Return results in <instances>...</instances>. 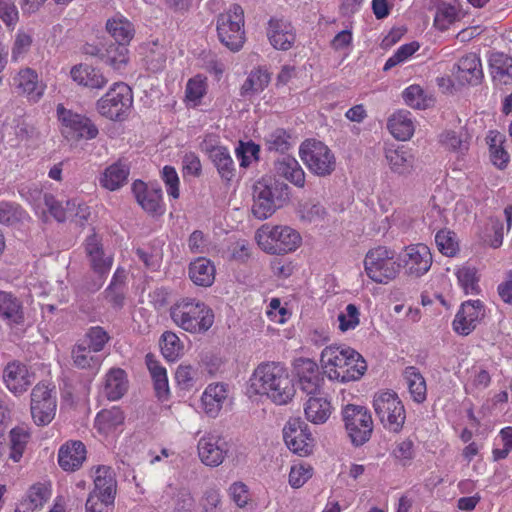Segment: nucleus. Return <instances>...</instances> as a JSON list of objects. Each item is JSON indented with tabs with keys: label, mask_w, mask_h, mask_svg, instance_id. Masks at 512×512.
<instances>
[{
	"label": "nucleus",
	"mask_w": 512,
	"mask_h": 512,
	"mask_svg": "<svg viewBox=\"0 0 512 512\" xmlns=\"http://www.w3.org/2000/svg\"><path fill=\"white\" fill-rule=\"evenodd\" d=\"M251 388L256 394L266 395L277 405L290 402L295 395V387L288 369L277 362L260 364L251 379Z\"/></svg>",
	"instance_id": "nucleus-1"
},
{
	"label": "nucleus",
	"mask_w": 512,
	"mask_h": 512,
	"mask_svg": "<svg viewBox=\"0 0 512 512\" xmlns=\"http://www.w3.org/2000/svg\"><path fill=\"white\" fill-rule=\"evenodd\" d=\"M321 364L329 379L343 383L360 379L367 369L357 351L341 346L326 347L321 353Z\"/></svg>",
	"instance_id": "nucleus-2"
},
{
	"label": "nucleus",
	"mask_w": 512,
	"mask_h": 512,
	"mask_svg": "<svg viewBox=\"0 0 512 512\" xmlns=\"http://www.w3.org/2000/svg\"><path fill=\"white\" fill-rule=\"evenodd\" d=\"M170 316L178 327L192 334L205 333L214 323L213 311L204 302L188 297L170 307Z\"/></svg>",
	"instance_id": "nucleus-3"
},
{
	"label": "nucleus",
	"mask_w": 512,
	"mask_h": 512,
	"mask_svg": "<svg viewBox=\"0 0 512 512\" xmlns=\"http://www.w3.org/2000/svg\"><path fill=\"white\" fill-rule=\"evenodd\" d=\"M289 193V186L275 177L261 178L253 185V215L267 219L289 200Z\"/></svg>",
	"instance_id": "nucleus-4"
},
{
	"label": "nucleus",
	"mask_w": 512,
	"mask_h": 512,
	"mask_svg": "<svg viewBox=\"0 0 512 512\" xmlns=\"http://www.w3.org/2000/svg\"><path fill=\"white\" fill-rule=\"evenodd\" d=\"M258 245L267 253L283 255L298 248L299 233L288 226H262L256 233Z\"/></svg>",
	"instance_id": "nucleus-5"
},
{
	"label": "nucleus",
	"mask_w": 512,
	"mask_h": 512,
	"mask_svg": "<svg viewBox=\"0 0 512 512\" xmlns=\"http://www.w3.org/2000/svg\"><path fill=\"white\" fill-rule=\"evenodd\" d=\"M364 266L367 276L379 284H387L394 280L401 267L395 260L394 251L385 246L369 250L364 259Z\"/></svg>",
	"instance_id": "nucleus-6"
},
{
	"label": "nucleus",
	"mask_w": 512,
	"mask_h": 512,
	"mask_svg": "<svg viewBox=\"0 0 512 512\" xmlns=\"http://www.w3.org/2000/svg\"><path fill=\"white\" fill-rule=\"evenodd\" d=\"M133 104L131 88L123 83H115L96 103L97 111L105 118L122 121L128 117Z\"/></svg>",
	"instance_id": "nucleus-7"
},
{
	"label": "nucleus",
	"mask_w": 512,
	"mask_h": 512,
	"mask_svg": "<svg viewBox=\"0 0 512 512\" xmlns=\"http://www.w3.org/2000/svg\"><path fill=\"white\" fill-rule=\"evenodd\" d=\"M244 11L238 4H233L226 12L221 13L217 19V33L219 40L231 51H238L245 41Z\"/></svg>",
	"instance_id": "nucleus-8"
},
{
	"label": "nucleus",
	"mask_w": 512,
	"mask_h": 512,
	"mask_svg": "<svg viewBox=\"0 0 512 512\" xmlns=\"http://www.w3.org/2000/svg\"><path fill=\"white\" fill-rule=\"evenodd\" d=\"M373 407L381 423L393 432H399L405 422L406 414L397 393L385 391L374 396Z\"/></svg>",
	"instance_id": "nucleus-9"
},
{
	"label": "nucleus",
	"mask_w": 512,
	"mask_h": 512,
	"mask_svg": "<svg viewBox=\"0 0 512 512\" xmlns=\"http://www.w3.org/2000/svg\"><path fill=\"white\" fill-rule=\"evenodd\" d=\"M299 153L308 169L317 176L325 177L335 170V156L321 141H304L300 146Z\"/></svg>",
	"instance_id": "nucleus-10"
},
{
	"label": "nucleus",
	"mask_w": 512,
	"mask_h": 512,
	"mask_svg": "<svg viewBox=\"0 0 512 512\" xmlns=\"http://www.w3.org/2000/svg\"><path fill=\"white\" fill-rule=\"evenodd\" d=\"M342 415L353 445L362 446L370 440L374 425L371 413L367 408L348 404L344 407Z\"/></svg>",
	"instance_id": "nucleus-11"
},
{
	"label": "nucleus",
	"mask_w": 512,
	"mask_h": 512,
	"mask_svg": "<svg viewBox=\"0 0 512 512\" xmlns=\"http://www.w3.org/2000/svg\"><path fill=\"white\" fill-rule=\"evenodd\" d=\"M58 118L62 123V134L69 140L94 139L98 129L88 118L67 110L63 105L57 107Z\"/></svg>",
	"instance_id": "nucleus-12"
},
{
	"label": "nucleus",
	"mask_w": 512,
	"mask_h": 512,
	"mask_svg": "<svg viewBox=\"0 0 512 512\" xmlns=\"http://www.w3.org/2000/svg\"><path fill=\"white\" fill-rule=\"evenodd\" d=\"M53 390L44 383H38L31 392V415L38 426L48 425L55 417L57 401Z\"/></svg>",
	"instance_id": "nucleus-13"
},
{
	"label": "nucleus",
	"mask_w": 512,
	"mask_h": 512,
	"mask_svg": "<svg viewBox=\"0 0 512 512\" xmlns=\"http://www.w3.org/2000/svg\"><path fill=\"white\" fill-rule=\"evenodd\" d=\"M85 249L89 257L90 266L97 276L95 280L87 282L85 286L90 291H97L103 285L104 277L111 269L112 258L105 256L96 235L87 238Z\"/></svg>",
	"instance_id": "nucleus-14"
},
{
	"label": "nucleus",
	"mask_w": 512,
	"mask_h": 512,
	"mask_svg": "<svg viewBox=\"0 0 512 512\" xmlns=\"http://www.w3.org/2000/svg\"><path fill=\"white\" fill-rule=\"evenodd\" d=\"M283 437L287 447L301 456L312 451L313 438L307 432V425L300 419H290L283 429Z\"/></svg>",
	"instance_id": "nucleus-15"
},
{
	"label": "nucleus",
	"mask_w": 512,
	"mask_h": 512,
	"mask_svg": "<svg viewBox=\"0 0 512 512\" xmlns=\"http://www.w3.org/2000/svg\"><path fill=\"white\" fill-rule=\"evenodd\" d=\"M402 261L406 273L418 278L429 271L432 265V254L424 244L411 245L405 249Z\"/></svg>",
	"instance_id": "nucleus-16"
},
{
	"label": "nucleus",
	"mask_w": 512,
	"mask_h": 512,
	"mask_svg": "<svg viewBox=\"0 0 512 512\" xmlns=\"http://www.w3.org/2000/svg\"><path fill=\"white\" fill-rule=\"evenodd\" d=\"M298 384L301 391L308 395L320 392L323 378L318 365L310 359H298L295 363Z\"/></svg>",
	"instance_id": "nucleus-17"
},
{
	"label": "nucleus",
	"mask_w": 512,
	"mask_h": 512,
	"mask_svg": "<svg viewBox=\"0 0 512 512\" xmlns=\"http://www.w3.org/2000/svg\"><path fill=\"white\" fill-rule=\"evenodd\" d=\"M484 316L480 301H467L462 304L453 321L454 330L460 335L470 334Z\"/></svg>",
	"instance_id": "nucleus-18"
},
{
	"label": "nucleus",
	"mask_w": 512,
	"mask_h": 512,
	"mask_svg": "<svg viewBox=\"0 0 512 512\" xmlns=\"http://www.w3.org/2000/svg\"><path fill=\"white\" fill-rule=\"evenodd\" d=\"M226 443L216 436L202 437L198 442V455L203 464L210 467L219 466L225 459Z\"/></svg>",
	"instance_id": "nucleus-19"
},
{
	"label": "nucleus",
	"mask_w": 512,
	"mask_h": 512,
	"mask_svg": "<svg viewBox=\"0 0 512 512\" xmlns=\"http://www.w3.org/2000/svg\"><path fill=\"white\" fill-rule=\"evenodd\" d=\"M86 459V448L81 441H71L61 446L58 463L65 471L78 470Z\"/></svg>",
	"instance_id": "nucleus-20"
},
{
	"label": "nucleus",
	"mask_w": 512,
	"mask_h": 512,
	"mask_svg": "<svg viewBox=\"0 0 512 512\" xmlns=\"http://www.w3.org/2000/svg\"><path fill=\"white\" fill-rule=\"evenodd\" d=\"M270 43L279 50H288L295 41L293 27L283 19H271L267 31Z\"/></svg>",
	"instance_id": "nucleus-21"
},
{
	"label": "nucleus",
	"mask_w": 512,
	"mask_h": 512,
	"mask_svg": "<svg viewBox=\"0 0 512 512\" xmlns=\"http://www.w3.org/2000/svg\"><path fill=\"white\" fill-rule=\"evenodd\" d=\"M6 387L14 394H21L31 385L28 369L20 362L8 363L3 372Z\"/></svg>",
	"instance_id": "nucleus-22"
},
{
	"label": "nucleus",
	"mask_w": 512,
	"mask_h": 512,
	"mask_svg": "<svg viewBox=\"0 0 512 512\" xmlns=\"http://www.w3.org/2000/svg\"><path fill=\"white\" fill-rule=\"evenodd\" d=\"M13 81L18 92L26 95L29 101L37 102L43 96L44 86L39 83L38 75L34 70L30 68L21 70Z\"/></svg>",
	"instance_id": "nucleus-23"
},
{
	"label": "nucleus",
	"mask_w": 512,
	"mask_h": 512,
	"mask_svg": "<svg viewBox=\"0 0 512 512\" xmlns=\"http://www.w3.org/2000/svg\"><path fill=\"white\" fill-rule=\"evenodd\" d=\"M456 77L462 84H479L483 77L482 66L479 57L474 53L463 56L457 63Z\"/></svg>",
	"instance_id": "nucleus-24"
},
{
	"label": "nucleus",
	"mask_w": 512,
	"mask_h": 512,
	"mask_svg": "<svg viewBox=\"0 0 512 512\" xmlns=\"http://www.w3.org/2000/svg\"><path fill=\"white\" fill-rule=\"evenodd\" d=\"M133 192L137 202L141 207L150 214L161 215L163 213L161 207L162 192L161 189H148L142 181L133 183Z\"/></svg>",
	"instance_id": "nucleus-25"
},
{
	"label": "nucleus",
	"mask_w": 512,
	"mask_h": 512,
	"mask_svg": "<svg viewBox=\"0 0 512 512\" xmlns=\"http://www.w3.org/2000/svg\"><path fill=\"white\" fill-rule=\"evenodd\" d=\"M308 396L309 398L304 404L306 419L313 424L325 423L332 413L330 401L321 392Z\"/></svg>",
	"instance_id": "nucleus-26"
},
{
	"label": "nucleus",
	"mask_w": 512,
	"mask_h": 512,
	"mask_svg": "<svg viewBox=\"0 0 512 512\" xmlns=\"http://www.w3.org/2000/svg\"><path fill=\"white\" fill-rule=\"evenodd\" d=\"M471 135L464 125L442 132L439 136L440 143L449 151L464 154L468 151Z\"/></svg>",
	"instance_id": "nucleus-27"
},
{
	"label": "nucleus",
	"mask_w": 512,
	"mask_h": 512,
	"mask_svg": "<svg viewBox=\"0 0 512 512\" xmlns=\"http://www.w3.org/2000/svg\"><path fill=\"white\" fill-rule=\"evenodd\" d=\"M70 75L79 85L92 89H102L108 83L103 73L87 64L73 66Z\"/></svg>",
	"instance_id": "nucleus-28"
},
{
	"label": "nucleus",
	"mask_w": 512,
	"mask_h": 512,
	"mask_svg": "<svg viewBox=\"0 0 512 512\" xmlns=\"http://www.w3.org/2000/svg\"><path fill=\"white\" fill-rule=\"evenodd\" d=\"M215 273L213 262L205 257H199L189 264V278L197 286L210 287L214 283Z\"/></svg>",
	"instance_id": "nucleus-29"
},
{
	"label": "nucleus",
	"mask_w": 512,
	"mask_h": 512,
	"mask_svg": "<svg viewBox=\"0 0 512 512\" xmlns=\"http://www.w3.org/2000/svg\"><path fill=\"white\" fill-rule=\"evenodd\" d=\"M274 171L277 176L283 177L295 186L303 187L305 184V173L303 169L298 161L289 155L282 156L275 161Z\"/></svg>",
	"instance_id": "nucleus-30"
},
{
	"label": "nucleus",
	"mask_w": 512,
	"mask_h": 512,
	"mask_svg": "<svg viewBox=\"0 0 512 512\" xmlns=\"http://www.w3.org/2000/svg\"><path fill=\"white\" fill-rule=\"evenodd\" d=\"M227 398L226 385L223 383L210 384L204 391L201 402L205 413L209 417H216Z\"/></svg>",
	"instance_id": "nucleus-31"
},
{
	"label": "nucleus",
	"mask_w": 512,
	"mask_h": 512,
	"mask_svg": "<svg viewBox=\"0 0 512 512\" xmlns=\"http://www.w3.org/2000/svg\"><path fill=\"white\" fill-rule=\"evenodd\" d=\"M385 157L390 169L394 173L407 175L414 169V156L409 150L404 149V147L386 149Z\"/></svg>",
	"instance_id": "nucleus-32"
},
{
	"label": "nucleus",
	"mask_w": 512,
	"mask_h": 512,
	"mask_svg": "<svg viewBox=\"0 0 512 512\" xmlns=\"http://www.w3.org/2000/svg\"><path fill=\"white\" fill-rule=\"evenodd\" d=\"M106 30L115 40V43H119L126 47L135 34L133 24L122 15H117L108 19L106 22Z\"/></svg>",
	"instance_id": "nucleus-33"
},
{
	"label": "nucleus",
	"mask_w": 512,
	"mask_h": 512,
	"mask_svg": "<svg viewBox=\"0 0 512 512\" xmlns=\"http://www.w3.org/2000/svg\"><path fill=\"white\" fill-rule=\"evenodd\" d=\"M209 158L217 168L221 178L230 181L235 175V166L228 150L223 146L206 148Z\"/></svg>",
	"instance_id": "nucleus-34"
},
{
	"label": "nucleus",
	"mask_w": 512,
	"mask_h": 512,
	"mask_svg": "<svg viewBox=\"0 0 512 512\" xmlns=\"http://www.w3.org/2000/svg\"><path fill=\"white\" fill-rule=\"evenodd\" d=\"M117 482L111 467L98 466L95 471L94 489L91 493L102 495L109 500L115 497Z\"/></svg>",
	"instance_id": "nucleus-35"
},
{
	"label": "nucleus",
	"mask_w": 512,
	"mask_h": 512,
	"mask_svg": "<svg viewBox=\"0 0 512 512\" xmlns=\"http://www.w3.org/2000/svg\"><path fill=\"white\" fill-rule=\"evenodd\" d=\"M403 376L413 401L418 404L423 403L427 397V386L423 375L416 367L409 366L405 368Z\"/></svg>",
	"instance_id": "nucleus-36"
},
{
	"label": "nucleus",
	"mask_w": 512,
	"mask_h": 512,
	"mask_svg": "<svg viewBox=\"0 0 512 512\" xmlns=\"http://www.w3.org/2000/svg\"><path fill=\"white\" fill-rule=\"evenodd\" d=\"M388 129L398 140L406 141L413 136L414 124L406 111L394 113L388 120Z\"/></svg>",
	"instance_id": "nucleus-37"
},
{
	"label": "nucleus",
	"mask_w": 512,
	"mask_h": 512,
	"mask_svg": "<svg viewBox=\"0 0 512 512\" xmlns=\"http://www.w3.org/2000/svg\"><path fill=\"white\" fill-rule=\"evenodd\" d=\"M146 364L153 379L156 396L159 399H166L169 395L166 369L159 365L151 354L146 355Z\"/></svg>",
	"instance_id": "nucleus-38"
},
{
	"label": "nucleus",
	"mask_w": 512,
	"mask_h": 512,
	"mask_svg": "<svg viewBox=\"0 0 512 512\" xmlns=\"http://www.w3.org/2000/svg\"><path fill=\"white\" fill-rule=\"evenodd\" d=\"M491 74L495 81L502 84L512 83V58L503 53H494L490 57Z\"/></svg>",
	"instance_id": "nucleus-39"
},
{
	"label": "nucleus",
	"mask_w": 512,
	"mask_h": 512,
	"mask_svg": "<svg viewBox=\"0 0 512 512\" xmlns=\"http://www.w3.org/2000/svg\"><path fill=\"white\" fill-rule=\"evenodd\" d=\"M127 390V380L122 369H111L106 375L104 393L109 400L120 399Z\"/></svg>",
	"instance_id": "nucleus-40"
},
{
	"label": "nucleus",
	"mask_w": 512,
	"mask_h": 512,
	"mask_svg": "<svg viewBox=\"0 0 512 512\" xmlns=\"http://www.w3.org/2000/svg\"><path fill=\"white\" fill-rule=\"evenodd\" d=\"M0 316L16 324L23 321L21 302L11 293L0 291Z\"/></svg>",
	"instance_id": "nucleus-41"
},
{
	"label": "nucleus",
	"mask_w": 512,
	"mask_h": 512,
	"mask_svg": "<svg viewBox=\"0 0 512 512\" xmlns=\"http://www.w3.org/2000/svg\"><path fill=\"white\" fill-rule=\"evenodd\" d=\"M100 59L114 70H121L128 63V49L119 43H111L100 53Z\"/></svg>",
	"instance_id": "nucleus-42"
},
{
	"label": "nucleus",
	"mask_w": 512,
	"mask_h": 512,
	"mask_svg": "<svg viewBox=\"0 0 512 512\" xmlns=\"http://www.w3.org/2000/svg\"><path fill=\"white\" fill-rule=\"evenodd\" d=\"M129 175V167L121 161L109 166L104 173L101 182L102 185L114 191L120 188L126 181Z\"/></svg>",
	"instance_id": "nucleus-43"
},
{
	"label": "nucleus",
	"mask_w": 512,
	"mask_h": 512,
	"mask_svg": "<svg viewBox=\"0 0 512 512\" xmlns=\"http://www.w3.org/2000/svg\"><path fill=\"white\" fill-rule=\"evenodd\" d=\"M271 76L267 70L258 68L251 71L241 87V95L246 96L263 91L270 83Z\"/></svg>",
	"instance_id": "nucleus-44"
},
{
	"label": "nucleus",
	"mask_w": 512,
	"mask_h": 512,
	"mask_svg": "<svg viewBox=\"0 0 512 512\" xmlns=\"http://www.w3.org/2000/svg\"><path fill=\"white\" fill-rule=\"evenodd\" d=\"M44 202L50 214L58 221L64 222L69 219H73V212L75 210V200L66 201L65 206L63 202L55 199L51 194L44 196Z\"/></svg>",
	"instance_id": "nucleus-45"
},
{
	"label": "nucleus",
	"mask_w": 512,
	"mask_h": 512,
	"mask_svg": "<svg viewBox=\"0 0 512 512\" xmlns=\"http://www.w3.org/2000/svg\"><path fill=\"white\" fill-rule=\"evenodd\" d=\"M48 498V489L45 485L38 483L29 489L27 497L21 502L20 507L23 509V512L34 511L42 507Z\"/></svg>",
	"instance_id": "nucleus-46"
},
{
	"label": "nucleus",
	"mask_w": 512,
	"mask_h": 512,
	"mask_svg": "<svg viewBox=\"0 0 512 512\" xmlns=\"http://www.w3.org/2000/svg\"><path fill=\"white\" fill-rule=\"evenodd\" d=\"M9 437L11 450L9 456L14 462H18L23 455L30 435L24 428L16 427L10 431Z\"/></svg>",
	"instance_id": "nucleus-47"
},
{
	"label": "nucleus",
	"mask_w": 512,
	"mask_h": 512,
	"mask_svg": "<svg viewBox=\"0 0 512 512\" xmlns=\"http://www.w3.org/2000/svg\"><path fill=\"white\" fill-rule=\"evenodd\" d=\"M503 141V135L500 133L488 137L491 161L500 169L505 168L509 161V155L502 147Z\"/></svg>",
	"instance_id": "nucleus-48"
},
{
	"label": "nucleus",
	"mask_w": 512,
	"mask_h": 512,
	"mask_svg": "<svg viewBox=\"0 0 512 512\" xmlns=\"http://www.w3.org/2000/svg\"><path fill=\"white\" fill-rule=\"evenodd\" d=\"M24 217V212L18 204L0 202V224L13 226L18 224Z\"/></svg>",
	"instance_id": "nucleus-49"
},
{
	"label": "nucleus",
	"mask_w": 512,
	"mask_h": 512,
	"mask_svg": "<svg viewBox=\"0 0 512 512\" xmlns=\"http://www.w3.org/2000/svg\"><path fill=\"white\" fill-rule=\"evenodd\" d=\"M124 415L120 408L104 409L97 414L96 422L102 429H109L122 424Z\"/></svg>",
	"instance_id": "nucleus-50"
},
{
	"label": "nucleus",
	"mask_w": 512,
	"mask_h": 512,
	"mask_svg": "<svg viewBox=\"0 0 512 512\" xmlns=\"http://www.w3.org/2000/svg\"><path fill=\"white\" fill-rule=\"evenodd\" d=\"M161 339V350L163 356L170 361H174L178 357L181 350V342L179 337L171 331H166L163 333Z\"/></svg>",
	"instance_id": "nucleus-51"
},
{
	"label": "nucleus",
	"mask_w": 512,
	"mask_h": 512,
	"mask_svg": "<svg viewBox=\"0 0 512 512\" xmlns=\"http://www.w3.org/2000/svg\"><path fill=\"white\" fill-rule=\"evenodd\" d=\"M438 250L445 256L452 257L458 251V243L454 239V233L447 230H440L435 236Z\"/></svg>",
	"instance_id": "nucleus-52"
},
{
	"label": "nucleus",
	"mask_w": 512,
	"mask_h": 512,
	"mask_svg": "<svg viewBox=\"0 0 512 512\" xmlns=\"http://www.w3.org/2000/svg\"><path fill=\"white\" fill-rule=\"evenodd\" d=\"M206 79L200 75L191 78L186 85V98L197 104L206 93Z\"/></svg>",
	"instance_id": "nucleus-53"
},
{
	"label": "nucleus",
	"mask_w": 512,
	"mask_h": 512,
	"mask_svg": "<svg viewBox=\"0 0 512 512\" xmlns=\"http://www.w3.org/2000/svg\"><path fill=\"white\" fill-rule=\"evenodd\" d=\"M359 316L360 312L356 305L348 304L345 312H341L338 315L339 329L342 332L355 329L360 322Z\"/></svg>",
	"instance_id": "nucleus-54"
},
{
	"label": "nucleus",
	"mask_w": 512,
	"mask_h": 512,
	"mask_svg": "<svg viewBox=\"0 0 512 512\" xmlns=\"http://www.w3.org/2000/svg\"><path fill=\"white\" fill-rule=\"evenodd\" d=\"M92 350L84 344L76 345L72 350V359L74 364L79 368H88L98 363V359H95L91 355Z\"/></svg>",
	"instance_id": "nucleus-55"
},
{
	"label": "nucleus",
	"mask_w": 512,
	"mask_h": 512,
	"mask_svg": "<svg viewBox=\"0 0 512 512\" xmlns=\"http://www.w3.org/2000/svg\"><path fill=\"white\" fill-rule=\"evenodd\" d=\"M115 497L110 500L102 495L90 493L86 501V512H112Z\"/></svg>",
	"instance_id": "nucleus-56"
},
{
	"label": "nucleus",
	"mask_w": 512,
	"mask_h": 512,
	"mask_svg": "<svg viewBox=\"0 0 512 512\" xmlns=\"http://www.w3.org/2000/svg\"><path fill=\"white\" fill-rule=\"evenodd\" d=\"M419 49L417 42H411L402 45L393 56H391L384 65V71H387L394 66L404 62L410 56H412Z\"/></svg>",
	"instance_id": "nucleus-57"
},
{
	"label": "nucleus",
	"mask_w": 512,
	"mask_h": 512,
	"mask_svg": "<svg viewBox=\"0 0 512 512\" xmlns=\"http://www.w3.org/2000/svg\"><path fill=\"white\" fill-rule=\"evenodd\" d=\"M197 371L191 365H180L175 373V380L183 390L191 389L196 382Z\"/></svg>",
	"instance_id": "nucleus-58"
},
{
	"label": "nucleus",
	"mask_w": 512,
	"mask_h": 512,
	"mask_svg": "<svg viewBox=\"0 0 512 512\" xmlns=\"http://www.w3.org/2000/svg\"><path fill=\"white\" fill-rule=\"evenodd\" d=\"M86 338L87 346L92 352L101 351L109 340L107 332L99 326L90 328L86 334Z\"/></svg>",
	"instance_id": "nucleus-59"
},
{
	"label": "nucleus",
	"mask_w": 512,
	"mask_h": 512,
	"mask_svg": "<svg viewBox=\"0 0 512 512\" xmlns=\"http://www.w3.org/2000/svg\"><path fill=\"white\" fill-rule=\"evenodd\" d=\"M312 477V468L302 464L295 465L289 473V484L293 488L302 487Z\"/></svg>",
	"instance_id": "nucleus-60"
},
{
	"label": "nucleus",
	"mask_w": 512,
	"mask_h": 512,
	"mask_svg": "<svg viewBox=\"0 0 512 512\" xmlns=\"http://www.w3.org/2000/svg\"><path fill=\"white\" fill-rule=\"evenodd\" d=\"M289 135L282 129H277L267 137L269 150L285 152L289 148Z\"/></svg>",
	"instance_id": "nucleus-61"
},
{
	"label": "nucleus",
	"mask_w": 512,
	"mask_h": 512,
	"mask_svg": "<svg viewBox=\"0 0 512 512\" xmlns=\"http://www.w3.org/2000/svg\"><path fill=\"white\" fill-rule=\"evenodd\" d=\"M229 494L239 508H244L250 500L248 487L242 482L233 483L229 488Z\"/></svg>",
	"instance_id": "nucleus-62"
},
{
	"label": "nucleus",
	"mask_w": 512,
	"mask_h": 512,
	"mask_svg": "<svg viewBox=\"0 0 512 512\" xmlns=\"http://www.w3.org/2000/svg\"><path fill=\"white\" fill-rule=\"evenodd\" d=\"M163 180L167 186V192L174 199L179 197V178L176 170L171 166H165L162 171Z\"/></svg>",
	"instance_id": "nucleus-63"
},
{
	"label": "nucleus",
	"mask_w": 512,
	"mask_h": 512,
	"mask_svg": "<svg viewBox=\"0 0 512 512\" xmlns=\"http://www.w3.org/2000/svg\"><path fill=\"white\" fill-rule=\"evenodd\" d=\"M195 500L188 489H180L175 498V512H193Z\"/></svg>",
	"instance_id": "nucleus-64"
}]
</instances>
